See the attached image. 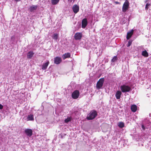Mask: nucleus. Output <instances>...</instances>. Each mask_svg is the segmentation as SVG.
<instances>
[{
    "label": "nucleus",
    "instance_id": "nucleus-28",
    "mask_svg": "<svg viewBox=\"0 0 151 151\" xmlns=\"http://www.w3.org/2000/svg\"><path fill=\"white\" fill-rule=\"evenodd\" d=\"M3 107V106L1 104H0V109H2Z\"/></svg>",
    "mask_w": 151,
    "mask_h": 151
},
{
    "label": "nucleus",
    "instance_id": "nucleus-4",
    "mask_svg": "<svg viewBox=\"0 0 151 151\" xmlns=\"http://www.w3.org/2000/svg\"><path fill=\"white\" fill-rule=\"evenodd\" d=\"M129 6V2L128 1H125L122 6V10L123 12H125L128 9Z\"/></svg>",
    "mask_w": 151,
    "mask_h": 151
},
{
    "label": "nucleus",
    "instance_id": "nucleus-16",
    "mask_svg": "<svg viewBox=\"0 0 151 151\" xmlns=\"http://www.w3.org/2000/svg\"><path fill=\"white\" fill-rule=\"evenodd\" d=\"M70 53L67 52L63 54L62 56L63 59L64 60L65 59L70 58Z\"/></svg>",
    "mask_w": 151,
    "mask_h": 151
},
{
    "label": "nucleus",
    "instance_id": "nucleus-1",
    "mask_svg": "<svg viewBox=\"0 0 151 151\" xmlns=\"http://www.w3.org/2000/svg\"><path fill=\"white\" fill-rule=\"evenodd\" d=\"M97 115L96 111L93 110L91 111L90 113L88 114L86 119L88 120H91L94 119Z\"/></svg>",
    "mask_w": 151,
    "mask_h": 151
},
{
    "label": "nucleus",
    "instance_id": "nucleus-17",
    "mask_svg": "<svg viewBox=\"0 0 151 151\" xmlns=\"http://www.w3.org/2000/svg\"><path fill=\"white\" fill-rule=\"evenodd\" d=\"M34 53L32 51L29 52L27 54V58L29 59L31 58L33 56Z\"/></svg>",
    "mask_w": 151,
    "mask_h": 151
},
{
    "label": "nucleus",
    "instance_id": "nucleus-7",
    "mask_svg": "<svg viewBox=\"0 0 151 151\" xmlns=\"http://www.w3.org/2000/svg\"><path fill=\"white\" fill-rule=\"evenodd\" d=\"M62 61L61 58L56 57L54 58V63L55 64L58 65Z\"/></svg>",
    "mask_w": 151,
    "mask_h": 151
},
{
    "label": "nucleus",
    "instance_id": "nucleus-2",
    "mask_svg": "<svg viewBox=\"0 0 151 151\" xmlns=\"http://www.w3.org/2000/svg\"><path fill=\"white\" fill-rule=\"evenodd\" d=\"M120 88L121 91L123 93L129 92L131 90V88L129 86L125 84L121 85Z\"/></svg>",
    "mask_w": 151,
    "mask_h": 151
},
{
    "label": "nucleus",
    "instance_id": "nucleus-11",
    "mask_svg": "<svg viewBox=\"0 0 151 151\" xmlns=\"http://www.w3.org/2000/svg\"><path fill=\"white\" fill-rule=\"evenodd\" d=\"M134 30L133 29H132L130 31L128 32L127 33V40L129 39L132 37V35L133 34Z\"/></svg>",
    "mask_w": 151,
    "mask_h": 151
},
{
    "label": "nucleus",
    "instance_id": "nucleus-26",
    "mask_svg": "<svg viewBox=\"0 0 151 151\" xmlns=\"http://www.w3.org/2000/svg\"><path fill=\"white\" fill-rule=\"evenodd\" d=\"M117 57L116 56H115L111 59V62H114L117 60Z\"/></svg>",
    "mask_w": 151,
    "mask_h": 151
},
{
    "label": "nucleus",
    "instance_id": "nucleus-19",
    "mask_svg": "<svg viewBox=\"0 0 151 151\" xmlns=\"http://www.w3.org/2000/svg\"><path fill=\"white\" fill-rule=\"evenodd\" d=\"M58 34L57 33H54L52 35V38L56 41L58 37Z\"/></svg>",
    "mask_w": 151,
    "mask_h": 151
},
{
    "label": "nucleus",
    "instance_id": "nucleus-10",
    "mask_svg": "<svg viewBox=\"0 0 151 151\" xmlns=\"http://www.w3.org/2000/svg\"><path fill=\"white\" fill-rule=\"evenodd\" d=\"M87 24V21L86 18L83 19L82 21V27L84 28Z\"/></svg>",
    "mask_w": 151,
    "mask_h": 151
},
{
    "label": "nucleus",
    "instance_id": "nucleus-20",
    "mask_svg": "<svg viewBox=\"0 0 151 151\" xmlns=\"http://www.w3.org/2000/svg\"><path fill=\"white\" fill-rule=\"evenodd\" d=\"M119 127L120 128H122L124 126V123L122 122H119L118 124Z\"/></svg>",
    "mask_w": 151,
    "mask_h": 151
},
{
    "label": "nucleus",
    "instance_id": "nucleus-33",
    "mask_svg": "<svg viewBox=\"0 0 151 151\" xmlns=\"http://www.w3.org/2000/svg\"><path fill=\"white\" fill-rule=\"evenodd\" d=\"M147 1H145V3H146Z\"/></svg>",
    "mask_w": 151,
    "mask_h": 151
},
{
    "label": "nucleus",
    "instance_id": "nucleus-24",
    "mask_svg": "<svg viewBox=\"0 0 151 151\" xmlns=\"http://www.w3.org/2000/svg\"><path fill=\"white\" fill-rule=\"evenodd\" d=\"M151 6V3H147L146 4L145 9L146 10H147L149 7Z\"/></svg>",
    "mask_w": 151,
    "mask_h": 151
},
{
    "label": "nucleus",
    "instance_id": "nucleus-31",
    "mask_svg": "<svg viewBox=\"0 0 151 151\" xmlns=\"http://www.w3.org/2000/svg\"><path fill=\"white\" fill-rule=\"evenodd\" d=\"M14 36H12L11 37V39L12 40L14 39Z\"/></svg>",
    "mask_w": 151,
    "mask_h": 151
},
{
    "label": "nucleus",
    "instance_id": "nucleus-15",
    "mask_svg": "<svg viewBox=\"0 0 151 151\" xmlns=\"http://www.w3.org/2000/svg\"><path fill=\"white\" fill-rule=\"evenodd\" d=\"M49 62V61H47V62L43 64L42 66V70H46L48 66Z\"/></svg>",
    "mask_w": 151,
    "mask_h": 151
},
{
    "label": "nucleus",
    "instance_id": "nucleus-6",
    "mask_svg": "<svg viewBox=\"0 0 151 151\" xmlns=\"http://www.w3.org/2000/svg\"><path fill=\"white\" fill-rule=\"evenodd\" d=\"M24 132L29 137H31L32 134V131L31 129H26L24 130Z\"/></svg>",
    "mask_w": 151,
    "mask_h": 151
},
{
    "label": "nucleus",
    "instance_id": "nucleus-12",
    "mask_svg": "<svg viewBox=\"0 0 151 151\" xmlns=\"http://www.w3.org/2000/svg\"><path fill=\"white\" fill-rule=\"evenodd\" d=\"M122 94V92L119 91H117L115 93V96L117 99H120L121 96Z\"/></svg>",
    "mask_w": 151,
    "mask_h": 151
},
{
    "label": "nucleus",
    "instance_id": "nucleus-21",
    "mask_svg": "<svg viewBox=\"0 0 151 151\" xmlns=\"http://www.w3.org/2000/svg\"><path fill=\"white\" fill-rule=\"evenodd\" d=\"M72 119V118L70 116L69 117H68L67 118L65 119L64 120V122L67 123L69 122Z\"/></svg>",
    "mask_w": 151,
    "mask_h": 151
},
{
    "label": "nucleus",
    "instance_id": "nucleus-8",
    "mask_svg": "<svg viewBox=\"0 0 151 151\" xmlns=\"http://www.w3.org/2000/svg\"><path fill=\"white\" fill-rule=\"evenodd\" d=\"M82 37V34L81 32H77L74 35V38L76 40H80Z\"/></svg>",
    "mask_w": 151,
    "mask_h": 151
},
{
    "label": "nucleus",
    "instance_id": "nucleus-14",
    "mask_svg": "<svg viewBox=\"0 0 151 151\" xmlns=\"http://www.w3.org/2000/svg\"><path fill=\"white\" fill-rule=\"evenodd\" d=\"M34 115L32 114L28 115L27 117V121H33L34 120Z\"/></svg>",
    "mask_w": 151,
    "mask_h": 151
},
{
    "label": "nucleus",
    "instance_id": "nucleus-32",
    "mask_svg": "<svg viewBox=\"0 0 151 151\" xmlns=\"http://www.w3.org/2000/svg\"><path fill=\"white\" fill-rule=\"evenodd\" d=\"M21 0H14V1L17 2Z\"/></svg>",
    "mask_w": 151,
    "mask_h": 151
},
{
    "label": "nucleus",
    "instance_id": "nucleus-25",
    "mask_svg": "<svg viewBox=\"0 0 151 151\" xmlns=\"http://www.w3.org/2000/svg\"><path fill=\"white\" fill-rule=\"evenodd\" d=\"M132 40H129L128 42V43L127 45V47H129L132 44Z\"/></svg>",
    "mask_w": 151,
    "mask_h": 151
},
{
    "label": "nucleus",
    "instance_id": "nucleus-3",
    "mask_svg": "<svg viewBox=\"0 0 151 151\" xmlns=\"http://www.w3.org/2000/svg\"><path fill=\"white\" fill-rule=\"evenodd\" d=\"M104 80V78H100L97 82L96 88L98 89H99L101 88L103 85Z\"/></svg>",
    "mask_w": 151,
    "mask_h": 151
},
{
    "label": "nucleus",
    "instance_id": "nucleus-23",
    "mask_svg": "<svg viewBox=\"0 0 151 151\" xmlns=\"http://www.w3.org/2000/svg\"><path fill=\"white\" fill-rule=\"evenodd\" d=\"M142 55L145 57H147L148 56V53L145 50L142 52Z\"/></svg>",
    "mask_w": 151,
    "mask_h": 151
},
{
    "label": "nucleus",
    "instance_id": "nucleus-13",
    "mask_svg": "<svg viewBox=\"0 0 151 151\" xmlns=\"http://www.w3.org/2000/svg\"><path fill=\"white\" fill-rule=\"evenodd\" d=\"M38 6L37 5H32L30 6L29 10L31 12H34L35 10L37 8Z\"/></svg>",
    "mask_w": 151,
    "mask_h": 151
},
{
    "label": "nucleus",
    "instance_id": "nucleus-27",
    "mask_svg": "<svg viewBox=\"0 0 151 151\" xmlns=\"http://www.w3.org/2000/svg\"><path fill=\"white\" fill-rule=\"evenodd\" d=\"M142 128L143 129L145 130L146 127H145V126L143 124L142 125Z\"/></svg>",
    "mask_w": 151,
    "mask_h": 151
},
{
    "label": "nucleus",
    "instance_id": "nucleus-9",
    "mask_svg": "<svg viewBox=\"0 0 151 151\" xmlns=\"http://www.w3.org/2000/svg\"><path fill=\"white\" fill-rule=\"evenodd\" d=\"M79 9V6L76 4L74 5L73 6L72 9L75 14H76L78 12Z\"/></svg>",
    "mask_w": 151,
    "mask_h": 151
},
{
    "label": "nucleus",
    "instance_id": "nucleus-30",
    "mask_svg": "<svg viewBox=\"0 0 151 151\" xmlns=\"http://www.w3.org/2000/svg\"><path fill=\"white\" fill-rule=\"evenodd\" d=\"M115 4H120V3L118 1H115Z\"/></svg>",
    "mask_w": 151,
    "mask_h": 151
},
{
    "label": "nucleus",
    "instance_id": "nucleus-18",
    "mask_svg": "<svg viewBox=\"0 0 151 151\" xmlns=\"http://www.w3.org/2000/svg\"><path fill=\"white\" fill-rule=\"evenodd\" d=\"M137 106L136 105L134 104L131 106V109L132 111L133 112H135L137 110Z\"/></svg>",
    "mask_w": 151,
    "mask_h": 151
},
{
    "label": "nucleus",
    "instance_id": "nucleus-29",
    "mask_svg": "<svg viewBox=\"0 0 151 151\" xmlns=\"http://www.w3.org/2000/svg\"><path fill=\"white\" fill-rule=\"evenodd\" d=\"M75 0H68V2L70 3H71L73 1V2H74Z\"/></svg>",
    "mask_w": 151,
    "mask_h": 151
},
{
    "label": "nucleus",
    "instance_id": "nucleus-5",
    "mask_svg": "<svg viewBox=\"0 0 151 151\" xmlns=\"http://www.w3.org/2000/svg\"><path fill=\"white\" fill-rule=\"evenodd\" d=\"M79 95V92L78 90H76L74 91L72 94V98L74 99H77Z\"/></svg>",
    "mask_w": 151,
    "mask_h": 151
},
{
    "label": "nucleus",
    "instance_id": "nucleus-22",
    "mask_svg": "<svg viewBox=\"0 0 151 151\" xmlns=\"http://www.w3.org/2000/svg\"><path fill=\"white\" fill-rule=\"evenodd\" d=\"M60 0H51V3L52 5H55L58 4Z\"/></svg>",
    "mask_w": 151,
    "mask_h": 151
}]
</instances>
